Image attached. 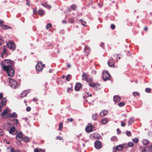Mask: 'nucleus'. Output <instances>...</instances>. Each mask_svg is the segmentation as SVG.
Segmentation results:
<instances>
[{"label": "nucleus", "instance_id": "72a5a7b5", "mask_svg": "<svg viewBox=\"0 0 152 152\" xmlns=\"http://www.w3.org/2000/svg\"><path fill=\"white\" fill-rule=\"evenodd\" d=\"M63 128V124L62 123H60L59 124V129L61 130Z\"/></svg>", "mask_w": 152, "mask_h": 152}, {"label": "nucleus", "instance_id": "4d7b16f0", "mask_svg": "<svg viewBox=\"0 0 152 152\" xmlns=\"http://www.w3.org/2000/svg\"><path fill=\"white\" fill-rule=\"evenodd\" d=\"M67 120L69 122H72V121L73 119L72 118H68L67 119Z\"/></svg>", "mask_w": 152, "mask_h": 152}, {"label": "nucleus", "instance_id": "37998d69", "mask_svg": "<svg viewBox=\"0 0 152 152\" xmlns=\"http://www.w3.org/2000/svg\"><path fill=\"white\" fill-rule=\"evenodd\" d=\"M80 20V21L81 22L82 25L84 26H86V22H85V21H83V20Z\"/></svg>", "mask_w": 152, "mask_h": 152}, {"label": "nucleus", "instance_id": "4468645a", "mask_svg": "<svg viewBox=\"0 0 152 152\" xmlns=\"http://www.w3.org/2000/svg\"><path fill=\"white\" fill-rule=\"evenodd\" d=\"M108 64L109 66H112L114 64V63L113 61V59H111L109 60L108 61Z\"/></svg>", "mask_w": 152, "mask_h": 152}, {"label": "nucleus", "instance_id": "473e14b6", "mask_svg": "<svg viewBox=\"0 0 152 152\" xmlns=\"http://www.w3.org/2000/svg\"><path fill=\"white\" fill-rule=\"evenodd\" d=\"M117 137L116 136H114L111 138V140L112 141H115L117 140Z\"/></svg>", "mask_w": 152, "mask_h": 152}, {"label": "nucleus", "instance_id": "4be33fe9", "mask_svg": "<svg viewBox=\"0 0 152 152\" xmlns=\"http://www.w3.org/2000/svg\"><path fill=\"white\" fill-rule=\"evenodd\" d=\"M1 26L2 28L4 29H8L11 28L9 26L5 25H2Z\"/></svg>", "mask_w": 152, "mask_h": 152}, {"label": "nucleus", "instance_id": "79ce46f5", "mask_svg": "<svg viewBox=\"0 0 152 152\" xmlns=\"http://www.w3.org/2000/svg\"><path fill=\"white\" fill-rule=\"evenodd\" d=\"M126 134L128 136H130L131 135V133L130 131H127L126 133Z\"/></svg>", "mask_w": 152, "mask_h": 152}, {"label": "nucleus", "instance_id": "680f3d73", "mask_svg": "<svg viewBox=\"0 0 152 152\" xmlns=\"http://www.w3.org/2000/svg\"><path fill=\"white\" fill-rule=\"evenodd\" d=\"M33 12L34 13L36 14L37 12V11L36 9H34L33 10Z\"/></svg>", "mask_w": 152, "mask_h": 152}, {"label": "nucleus", "instance_id": "5fc2aeb1", "mask_svg": "<svg viewBox=\"0 0 152 152\" xmlns=\"http://www.w3.org/2000/svg\"><path fill=\"white\" fill-rule=\"evenodd\" d=\"M98 5L99 7H101L103 5V3L102 2H101L98 4Z\"/></svg>", "mask_w": 152, "mask_h": 152}, {"label": "nucleus", "instance_id": "338daca9", "mask_svg": "<svg viewBox=\"0 0 152 152\" xmlns=\"http://www.w3.org/2000/svg\"><path fill=\"white\" fill-rule=\"evenodd\" d=\"M33 100L34 101H37V99L36 98H33Z\"/></svg>", "mask_w": 152, "mask_h": 152}, {"label": "nucleus", "instance_id": "a18cd8bd", "mask_svg": "<svg viewBox=\"0 0 152 152\" xmlns=\"http://www.w3.org/2000/svg\"><path fill=\"white\" fill-rule=\"evenodd\" d=\"M134 145V144L132 142H129L128 143V145L129 147L132 146Z\"/></svg>", "mask_w": 152, "mask_h": 152}, {"label": "nucleus", "instance_id": "58836bf2", "mask_svg": "<svg viewBox=\"0 0 152 152\" xmlns=\"http://www.w3.org/2000/svg\"><path fill=\"white\" fill-rule=\"evenodd\" d=\"M148 148L149 152H152V145L151 146L148 147Z\"/></svg>", "mask_w": 152, "mask_h": 152}, {"label": "nucleus", "instance_id": "ddd939ff", "mask_svg": "<svg viewBox=\"0 0 152 152\" xmlns=\"http://www.w3.org/2000/svg\"><path fill=\"white\" fill-rule=\"evenodd\" d=\"M108 113L107 110H104L100 113V115L102 117H104L107 115Z\"/></svg>", "mask_w": 152, "mask_h": 152}, {"label": "nucleus", "instance_id": "864d4df0", "mask_svg": "<svg viewBox=\"0 0 152 152\" xmlns=\"http://www.w3.org/2000/svg\"><path fill=\"white\" fill-rule=\"evenodd\" d=\"M6 52V50L5 48H3L2 51V54H4Z\"/></svg>", "mask_w": 152, "mask_h": 152}, {"label": "nucleus", "instance_id": "c03bdc74", "mask_svg": "<svg viewBox=\"0 0 152 152\" xmlns=\"http://www.w3.org/2000/svg\"><path fill=\"white\" fill-rule=\"evenodd\" d=\"M56 139L60 140H63V138L62 137H60V136H57L56 137Z\"/></svg>", "mask_w": 152, "mask_h": 152}, {"label": "nucleus", "instance_id": "c9c22d12", "mask_svg": "<svg viewBox=\"0 0 152 152\" xmlns=\"http://www.w3.org/2000/svg\"><path fill=\"white\" fill-rule=\"evenodd\" d=\"M10 152H20V151L19 150L16 151L13 148H12L10 150Z\"/></svg>", "mask_w": 152, "mask_h": 152}, {"label": "nucleus", "instance_id": "a19ab883", "mask_svg": "<svg viewBox=\"0 0 152 152\" xmlns=\"http://www.w3.org/2000/svg\"><path fill=\"white\" fill-rule=\"evenodd\" d=\"M133 94L134 96H136L139 95V93L137 92H133Z\"/></svg>", "mask_w": 152, "mask_h": 152}, {"label": "nucleus", "instance_id": "6e6d98bb", "mask_svg": "<svg viewBox=\"0 0 152 152\" xmlns=\"http://www.w3.org/2000/svg\"><path fill=\"white\" fill-rule=\"evenodd\" d=\"M3 130L0 129V136L1 135H2L3 134Z\"/></svg>", "mask_w": 152, "mask_h": 152}, {"label": "nucleus", "instance_id": "e2e57ef3", "mask_svg": "<svg viewBox=\"0 0 152 152\" xmlns=\"http://www.w3.org/2000/svg\"><path fill=\"white\" fill-rule=\"evenodd\" d=\"M71 90V88H67V92H68L69 91Z\"/></svg>", "mask_w": 152, "mask_h": 152}, {"label": "nucleus", "instance_id": "e433bc0d", "mask_svg": "<svg viewBox=\"0 0 152 152\" xmlns=\"http://www.w3.org/2000/svg\"><path fill=\"white\" fill-rule=\"evenodd\" d=\"M132 140L135 143H137L139 141L138 139L137 138H135L133 139Z\"/></svg>", "mask_w": 152, "mask_h": 152}, {"label": "nucleus", "instance_id": "c756f323", "mask_svg": "<svg viewBox=\"0 0 152 152\" xmlns=\"http://www.w3.org/2000/svg\"><path fill=\"white\" fill-rule=\"evenodd\" d=\"M71 8L73 10H76L77 8V6L76 5L73 4L71 6Z\"/></svg>", "mask_w": 152, "mask_h": 152}, {"label": "nucleus", "instance_id": "6e6552de", "mask_svg": "<svg viewBox=\"0 0 152 152\" xmlns=\"http://www.w3.org/2000/svg\"><path fill=\"white\" fill-rule=\"evenodd\" d=\"M7 45L10 49H14L15 48V44L13 42H9L7 43Z\"/></svg>", "mask_w": 152, "mask_h": 152}, {"label": "nucleus", "instance_id": "20e7f679", "mask_svg": "<svg viewBox=\"0 0 152 152\" xmlns=\"http://www.w3.org/2000/svg\"><path fill=\"white\" fill-rule=\"evenodd\" d=\"M110 74L107 71H104L103 72V78L104 81L109 79L110 78Z\"/></svg>", "mask_w": 152, "mask_h": 152}, {"label": "nucleus", "instance_id": "b1692460", "mask_svg": "<svg viewBox=\"0 0 152 152\" xmlns=\"http://www.w3.org/2000/svg\"><path fill=\"white\" fill-rule=\"evenodd\" d=\"M94 138H99L100 137L99 134L98 133H94L92 134Z\"/></svg>", "mask_w": 152, "mask_h": 152}, {"label": "nucleus", "instance_id": "3c124183", "mask_svg": "<svg viewBox=\"0 0 152 152\" xmlns=\"http://www.w3.org/2000/svg\"><path fill=\"white\" fill-rule=\"evenodd\" d=\"M125 123L123 122L122 121H121V126H122L124 127L125 126Z\"/></svg>", "mask_w": 152, "mask_h": 152}, {"label": "nucleus", "instance_id": "4c0bfd02", "mask_svg": "<svg viewBox=\"0 0 152 152\" xmlns=\"http://www.w3.org/2000/svg\"><path fill=\"white\" fill-rule=\"evenodd\" d=\"M52 26V25L50 23H48L47 24V25L46 26V28L47 29H48L49 28H50Z\"/></svg>", "mask_w": 152, "mask_h": 152}, {"label": "nucleus", "instance_id": "2eb2a0df", "mask_svg": "<svg viewBox=\"0 0 152 152\" xmlns=\"http://www.w3.org/2000/svg\"><path fill=\"white\" fill-rule=\"evenodd\" d=\"M26 91H23L21 94L20 96L21 97H23L26 96H27V93H28Z\"/></svg>", "mask_w": 152, "mask_h": 152}, {"label": "nucleus", "instance_id": "49530a36", "mask_svg": "<svg viewBox=\"0 0 152 152\" xmlns=\"http://www.w3.org/2000/svg\"><path fill=\"white\" fill-rule=\"evenodd\" d=\"M71 75H68L66 77V80L67 81H69V78L70 77Z\"/></svg>", "mask_w": 152, "mask_h": 152}, {"label": "nucleus", "instance_id": "f3484780", "mask_svg": "<svg viewBox=\"0 0 152 152\" xmlns=\"http://www.w3.org/2000/svg\"><path fill=\"white\" fill-rule=\"evenodd\" d=\"M89 85L91 87H95L96 86V87H98L99 86V84L97 83H89Z\"/></svg>", "mask_w": 152, "mask_h": 152}, {"label": "nucleus", "instance_id": "cd10ccee", "mask_svg": "<svg viewBox=\"0 0 152 152\" xmlns=\"http://www.w3.org/2000/svg\"><path fill=\"white\" fill-rule=\"evenodd\" d=\"M84 51L86 53H88L90 51V49L88 47H86L84 48Z\"/></svg>", "mask_w": 152, "mask_h": 152}, {"label": "nucleus", "instance_id": "423d86ee", "mask_svg": "<svg viewBox=\"0 0 152 152\" xmlns=\"http://www.w3.org/2000/svg\"><path fill=\"white\" fill-rule=\"evenodd\" d=\"M7 99L6 97L3 98L1 99L0 104V113L2 111V108L3 106L6 104Z\"/></svg>", "mask_w": 152, "mask_h": 152}, {"label": "nucleus", "instance_id": "aec40b11", "mask_svg": "<svg viewBox=\"0 0 152 152\" xmlns=\"http://www.w3.org/2000/svg\"><path fill=\"white\" fill-rule=\"evenodd\" d=\"M123 145H118L116 148V150L118 151H121L123 149Z\"/></svg>", "mask_w": 152, "mask_h": 152}, {"label": "nucleus", "instance_id": "bb28decb", "mask_svg": "<svg viewBox=\"0 0 152 152\" xmlns=\"http://www.w3.org/2000/svg\"><path fill=\"white\" fill-rule=\"evenodd\" d=\"M22 140L24 142H28L29 141V138L27 137H26L23 138Z\"/></svg>", "mask_w": 152, "mask_h": 152}, {"label": "nucleus", "instance_id": "f8f14e48", "mask_svg": "<svg viewBox=\"0 0 152 152\" xmlns=\"http://www.w3.org/2000/svg\"><path fill=\"white\" fill-rule=\"evenodd\" d=\"M15 127L12 126L11 128L10 131H9V133L12 135H14L15 134Z\"/></svg>", "mask_w": 152, "mask_h": 152}, {"label": "nucleus", "instance_id": "f257e3e1", "mask_svg": "<svg viewBox=\"0 0 152 152\" xmlns=\"http://www.w3.org/2000/svg\"><path fill=\"white\" fill-rule=\"evenodd\" d=\"M14 62L10 59H5L1 64L3 70L5 71L9 76L12 77L14 75V70L12 67Z\"/></svg>", "mask_w": 152, "mask_h": 152}, {"label": "nucleus", "instance_id": "2f4dec72", "mask_svg": "<svg viewBox=\"0 0 152 152\" xmlns=\"http://www.w3.org/2000/svg\"><path fill=\"white\" fill-rule=\"evenodd\" d=\"M13 121L14 124L16 125L18 123V120L16 119H14L13 120Z\"/></svg>", "mask_w": 152, "mask_h": 152}, {"label": "nucleus", "instance_id": "6ab92c4d", "mask_svg": "<svg viewBox=\"0 0 152 152\" xmlns=\"http://www.w3.org/2000/svg\"><path fill=\"white\" fill-rule=\"evenodd\" d=\"M134 121V118L133 117L130 118L128 121V126L131 125Z\"/></svg>", "mask_w": 152, "mask_h": 152}, {"label": "nucleus", "instance_id": "f03ea898", "mask_svg": "<svg viewBox=\"0 0 152 152\" xmlns=\"http://www.w3.org/2000/svg\"><path fill=\"white\" fill-rule=\"evenodd\" d=\"M8 79L9 80V86L14 88H17L18 86L17 82L15 80L10 78V77H9Z\"/></svg>", "mask_w": 152, "mask_h": 152}, {"label": "nucleus", "instance_id": "7ed1b4c3", "mask_svg": "<svg viewBox=\"0 0 152 152\" xmlns=\"http://www.w3.org/2000/svg\"><path fill=\"white\" fill-rule=\"evenodd\" d=\"M45 66V64H42L41 62H38L36 66V70L37 71H42Z\"/></svg>", "mask_w": 152, "mask_h": 152}, {"label": "nucleus", "instance_id": "dca6fc26", "mask_svg": "<svg viewBox=\"0 0 152 152\" xmlns=\"http://www.w3.org/2000/svg\"><path fill=\"white\" fill-rule=\"evenodd\" d=\"M9 111V109L8 108H6L1 113V115L2 116H4L5 114H6Z\"/></svg>", "mask_w": 152, "mask_h": 152}, {"label": "nucleus", "instance_id": "a878e982", "mask_svg": "<svg viewBox=\"0 0 152 152\" xmlns=\"http://www.w3.org/2000/svg\"><path fill=\"white\" fill-rule=\"evenodd\" d=\"M34 152H45L44 151L41 149H39L37 148H36L34 150Z\"/></svg>", "mask_w": 152, "mask_h": 152}, {"label": "nucleus", "instance_id": "052dcab7", "mask_svg": "<svg viewBox=\"0 0 152 152\" xmlns=\"http://www.w3.org/2000/svg\"><path fill=\"white\" fill-rule=\"evenodd\" d=\"M74 20L72 18L70 19L69 20V22L71 23H73L74 22Z\"/></svg>", "mask_w": 152, "mask_h": 152}, {"label": "nucleus", "instance_id": "69168bd1", "mask_svg": "<svg viewBox=\"0 0 152 152\" xmlns=\"http://www.w3.org/2000/svg\"><path fill=\"white\" fill-rule=\"evenodd\" d=\"M4 23V22L2 20H0V25H1L3 23Z\"/></svg>", "mask_w": 152, "mask_h": 152}, {"label": "nucleus", "instance_id": "412c9836", "mask_svg": "<svg viewBox=\"0 0 152 152\" xmlns=\"http://www.w3.org/2000/svg\"><path fill=\"white\" fill-rule=\"evenodd\" d=\"M41 4L44 7H45L48 9H50L51 8V6L49 5H48L46 3Z\"/></svg>", "mask_w": 152, "mask_h": 152}, {"label": "nucleus", "instance_id": "13d9d810", "mask_svg": "<svg viewBox=\"0 0 152 152\" xmlns=\"http://www.w3.org/2000/svg\"><path fill=\"white\" fill-rule=\"evenodd\" d=\"M3 43H4L3 40L1 39H0V45H1Z\"/></svg>", "mask_w": 152, "mask_h": 152}, {"label": "nucleus", "instance_id": "1a4fd4ad", "mask_svg": "<svg viewBox=\"0 0 152 152\" xmlns=\"http://www.w3.org/2000/svg\"><path fill=\"white\" fill-rule=\"evenodd\" d=\"M94 145L95 148L97 149H99L102 147V144L101 142L99 141H97L95 142Z\"/></svg>", "mask_w": 152, "mask_h": 152}, {"label": "nucleus", "instance_id": "f704fd0d", "mask_svg": "<svg viewBox=\"0 0 152 152\" xmlns=\"http://www.w3.org/2000/svg\"><path fill=\"white\" fill-rule=\"evenodd\" d=\"M125 104L124 102H120L118 104V105L119 107H121L124 106L125 105Z\"/></svg>", "mask_w": 152, "mask_h": 152}, {"label": "nucleus", "instance_id": "603ef678", "mask_svg": "<svg viewBox=\"0 0 152 152\" xmlns=\"http://www.w3.org/2000/svg\"><path fill=\"white\" fill-rule=\"evenodd\" d=\"M31 109V107H28L26 108V110L27 111H30Z\"/></svg>", "mask_w": 152, "mask_h": 152}, {"label": "nucleus", "instance_id": "7c9ffc66", "mask_svg": "<svg viewBox=\"0 0 152 152\" xmlns=\"http://www.w3.org/2000/svg\"><path fill=\"white\" fill-rule=\"evenodd\" d=\"M97 117V114H94L92 116V118L94 120H95Z\"/></svg>", "mask_w": 152, "mask_h": 152}, {"label": "nucleus", "instance_id": "8fccbe9b", "mask_svg": "<svg viewBox=\"0 0 152 152\" xmlns=\"http://www.w3.org/2000/svg\"><path fill=\"white\" fill-rule=\"evenodd\" d=\"M111 28L112 29H114L115 28V26L113 24H111Z\"/></svg>", "mask_w": 152, "mask_h": 152}, {"label": "nucleus", "instance_id": "bf43d9fd", "mask_svg": "<svg viewBox=\"0 0 152 152\" xmlns=\"http://www.w3.org/2000/svg\"><path fill=\"white\" fill-rule=\"evenodd\" d=\"M3 97V95L2 93H0V99H2Z\"/></svg>", "mask_w": 152, "mask_h": 152}, {"label": "nucleus", "instance_id": "393cba45", "mask_svg": "<svg viewBox=\"0 0 152 152\" xmlns=\"http://www.w3.org/2000/svg\"><path fill=\"white\" fill-rule=\"evenodd\" d=\"M108 122L107 120V119H104L102 120L101 122L103 124H107Z\"/></svg>", "mask_w": 152, "mask_h": 152}, {"label": "nucleus", "instance_id": "774afa93", "mask_svg": "<svg viewBox=\"0 0 152 152\" xmlns=\"http://www.w3.org/2000/svg\"><path fill=\"white\" fill-rule=\"evenodd\" d=\"M148 29V28H147V27H145V28H144V30L145 31H147V30Z\"/></svg>", "mask_w": 152, "mask_h": 152}, {"label": "nucleus", "instance_id": "0e129e2a", "mask_svg": "<svg viewBox=\"0 0 152 152\" xmlns=\"http://www.w3.org/2000/svg\"><path fill=\"white\" fill-rule=\"evenodd\" d=\"M26 4L28 6H30V3L28 1L26 3Z\"/></svg>", "mask_w": 152, "mask_h": 152}, {"label": "nucleus", "instance_id": "09e8293b", "mask_svg": "<svg viewBox=\"0 0 152 152\" xmlns=\"http://www.w3.org/2000/svg\"><path fill=\"white\" fill-rule=\"evenodd\" d=\"M147 150L146 148H143L142 149L141 151L142 152H146Z\"/></svg>", "mask_w": 152, "mask_h": 152}, {"label": "nucleus", "instance_id": "a211bd4d", "mask_svg": "<svg viewBox=\"0 0 152 152\" xmlns=\"http://www.w3.org/2000/svg\"><path fill=\"white\" fill-rule=\"evenodd\" d=\"M82 77H83V80H86L87 81H88V75H87V74L85 73H83L82 75Z\"/></svg>", "mask_w": 152, "mask_h": 152}, {"label": "nucleus", "instance_id": "9d476101", "mask_svg": "<svg viewBox=\"0 0 152 152\" xmlns=\"http://www.w3.org/2000/svg\"><path fill=\"white\" fill-rule=\"evenodd\" d=\"M82 85L81 83H77L75 85V89L76 91H79L81 88Z\"/></svg>", "mask_w": 152, "mask_h": 152}, {"label": "nucleus", "instance_id": "c85d7f7f", "mask_svg": "<svg viewBox=\"0 0 152 152\" xmlns=\"http://www.w3.org/2000/svg\"><path fill=\"white\" fill-rule=\"evenodd\" d=\"M38 13L39 15L41 16L44 15V11L42 10H39L38 11Z\"/></svg>", "mask_w": 152, "mask_h": 152}, {"label": "nucleus", "instance_id": "0eeeda50", "mask_svg": "<svg viewBox=\"0 0 152 152\" xmlns=\"http://www.w3.org/2000/svg\"><path fill=\"white\" fill-rule=\"evenodd\" d=\"M23 134L21 132H18L16 135V139L19 142H20L23 140Z\"/></svg>", "mask_w": 152, "mask_h": 152}, {"label": "nucleus", "instance_id": "ea45409f", "mask_svg": "<svg viewBox=\"0 0 152 152\" xmlns=\"http://www.w3.org/2000/svg\"><path fill=\"white\" fill-rule=\"evenodd\" d=\"M12 116L13 117L16 118L17 117V115L16 113L13 112L12 114Z\"/></svg>", "mask_w": 152, "mask_h": 152}, {"label": "nucleus", "instance_id": "39448f33", "mask_svg": "<svg viewBox=\"0 0 152 152\" xmlns=\"http://www.w3.org/2000/svg\"><path fill=\"white\" fill-rule=\"evenodd\" d=\"M94 127V126L91 124H89L86 128V131L88 133L92 132L93 131V129Z\"/></svg>", "mask_w": 152, "mask_h": 152}, {"label": "nucleus", "instance_id": "5701e85b", "mask_svg": "<svg viewBox=\"0 0 152 152\" xmlns=\"http://www.w3.org/2000/svg\"><path fill=\"white\" fill-rule=\"evenodd\" d=\"M149 142V141L147 139H144L143 140L142 143L144 145H147Z\"/></svg>", "mask_w": 152, "mask_h": 152}, {"label": "nucleus", "instance_id": "9b49d317", "mask_svg": "<svg viewBox=\"0 0 152 152\" xmlns=\"http://www.w3.org/2000/svg\"><path fill=\"white\" fill-rule=\"evenodd\" d=\"M121 100L120 97L118 95L115 96L113 97V100L114 102H119Z\"/></svg>", "mask_w": 152, "mask_h": 152}, {"label": "nucleus", "instance_id": "de8ad7c7", "mask_svg": "<svg viewBox=\"0 0 152 152\" xmlns=\"http://www.w3.org/2000/svg\"><path fill=\"white\" fill-rule=\"evenodd\" d=\"M151 91V89L150 88H146L145 91L147 93H149Z\"/></svg>", "mask_w": 152, "mask_h": 152}]
</instances>
